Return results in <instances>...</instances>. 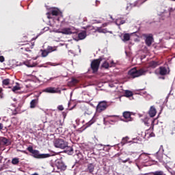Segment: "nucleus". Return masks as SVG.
I'll list each match as a JSON object with an SVG mask.
<instances>
[{
	"mask_svg": "<svg viewBox=\"0 0 175 175\" xmlns=\"http://www.w3.org/2000/svg\"><path fill=\"white\" fill-rule=\"evenodd\" d=\"M36 58H33L30 60H27L25 62V65L27 66L28 68H33L34 66H36L38 65V63H36Z\"/></svg>",
	"mask_w": 175,
	"mask_h": 175,
	"instance_id": "obj_9",
	"label": "nucleus"
},
{
	"mask_svg": "<svg viewBox=\"0 0 175 175\" xmlns=\"http://www.w3.org/2000/svg\"><path fill=\"white\" fill-rule=\"evenodd\" d=\"M48 18H51V15H48Z\"/></svg>",
	"mask_w": 175,
	"mask_h": 175,
	"instance_id": "obj_47",
	"label": "nucleus"
},
{
	"mask_svg": "<svg viewBox=\"0 0 175 175\" xmlns=\"http://www.w3.org/2000/svg\"><path fill=\"white\" fill-rule=\"evenodd\" d=\"M146 1L147 0H138L137 1L135 4H134V6H140V5H142V3H144V2H146Z\"/></svg>",
	"mask_w": 175,
	"mask_h": 175,
	"instance_id": "obj_30",
	"label": "nucleus"
},
{
	"mask_svg": "<svg viewBox=\"0 0 175 175\" xmlns=\"http://www.w3.org/2000/svg\"><path fill=\"white\" fill-rule=\"evenodd\" d=\"M27 150H28V151L29 152H31V154L33 152V151L35 150H33V148H32V146H29V147H28L27 148Z\"/></svg>",
	"mask_w": 175,
	"mask_h": 175,
	"instance_id": "obj_37",
	"label": "nucleus"
},
{
	"mask_svg": "<svg viewBox=\"0 0 175 175\" xmlns=\"http://www.w3.org/2000/svg\"><path fill=\"white\" fill-rule=\"evenodd\" d=\"M99 65H100V60L96 59L92 62L91 68L93 70V73H96L98 72V69H99Z\"/></svg>",
	"mask_w": 175,
	"mask_h": 175,
	"instance_id": "obj_7",
	"label": "nucleus"
},
{
	"mask_svg": "<svg viewBox=\"0 0 175 175\" xmlns=\"http://www.w3.org/2000/svg\"><path fill=\"white\" fill-rule=\"evenodd\" d=\"M120 161L122 163H126V162H128V161H129V158H127L126 160H122V159H120Z\"/></svg>",
	"mask_w": 175,
	"mask_h": 175,
	"instance_id": "obj_38",
	"label": "nucleus"
},
{
	"mask_svg": "<svg viewBox=\"0 0 175 175\" xmlns=\"http://www.w3.org/2000/svg\"><path fill=\"white\" fill-rule=\"evenodd\" d=\"M20 162V160L18 158H14L12 159V165H17Z\"/></svg>",
	"mask_w": 175,
	"mask_h": 175,
	"instance_id": "obj_32",
	"label": "nucleus"
},
{
	"mask_svg": "<svg viewBox=\"0 0 175 175\" xmlns=\"http://www.w3.org/2000/svg\"><path fill=\"white\" fill-rule=\"evenodd\" d=\"M163 146H161L159 151L156 153L158 159H161V158H162V157L163 156Z\"/></svg>",
	"mask_w": 175,
	"mask_h": 175,
	"instance_id": "obj_14",
	"label": "nucleus"
},
{
	"mask_svg": "<svg viewBox=\"0 0 175 175\" xmlns=\"http://www.w3.org/2000/svg\"><path fill=\"white\" fill-rule=\"evenodd\" d=\"M129 137H124L122 140V144H126L128 143H135V142L133 141H129Z\"/></svg>",
	"mask_w": 175,
	"mask_h": 175,
	"instance_id": "obj_23",
	"label": "nucleus"
},
{
	"mask_svg": "<svg viewBox=\"0 0 175 175\" xmlns=\"http://www.w3.org/2000/svg\"><path fill=\"white\" fill-rule=\"evenodd\" d=\"M115 64L113 61H111L110 64L107 62H105L102 64V68H105V69H108V68H111V66H114Z\"/></svg>",
	"mask_w": 175,
	"mask_h": 175,
	"instance_id": "obj_13",
	"label": "nucleus"
},
{
	"mask_svg": "<svg viewBox=\"0 0 175 175\" xmlns=\"http://www.w3.org/2000/svg\"><path fill=\"white\" fill-rule=\"evenodd\" d=\"M38 103V99H33L30 102V107L31 109H35L36 107V105Z\"/></svg>",
	"mask_w": 175,
	"mask_h": 175,
	"instance_id": "obj_20",
	"label": "nucleus"
},
{
	"mask_svg": "<svg viewBox=\"0 0 175 175\" xmlns=\"http://www.w3.org/2000/svg\"><path fill=\"white\" fill-rule=\"evenodd\" d=\"M111 18H113V16H110Z\"/></svg>",
	"mask_w": 175,
	"mask_h": 175,
	"instance_id": "obj_50",
	"label": "nucleus"
},
{
	"mask_svg": "<svg viewBox=\"0 0 175 175\" xmlns=\"http://www.w3.org/2000/svg\"><path fill=\"white\" fill-rule=\"evenodd\" d=\"M153 175H163V172L162 171H156L152 173Z\"/></svg>",
	"mask_w": 175,
	"mask_h": 175,
	"instance_id": "obj_36",
	"label": "nucleus"
},
{
	"mask_svg": "<svg viewBox=\"0 0 175 175\" xmlns=\"http://www.w3.org/2000/svg\"><path fill=\"white\" fill-rule=\"evenodd\" d=\"M96 32H98L99 33H107L109 31H107V29L99 27L96 29Z\"/></svg>",
	"mask_w": 175,
	"mask_h": 175,
	"instance_id": "obj_17",
	"label": "nucleus"
},
{
	"mask_svg": "<svg viewBox=\"0 0 175 175\" xmlns=\"http://www.w3.org/2000/svg\"><path fill=\"white\" fill-rule=\"evenodd\" d=\"M148 161H152L151 157L148 155L147 153H142L139 155V157L135 159V165L137 166L139 169H140V167L139 165L142 163H146V162H148Z\"/></svg>",
	"mask_w": 175,
	"mask_h": 175,
	"instance_id": "obj_2",
	"label": "nucleus"
},
{
	"mask_svg": "<svg viewBox=\"0 0 175 175\" xmlns=\"http://www.w3.org/2000/svg\"><path fill=\"white\" fill-rule=\"evenodd\" d=\"M42 92H47L48 94H57L59 92V90L57 88L49 87L44 89Z\"/></svg>",
	"mask_w": 175,
	"mask_h": 175,
	"instance_id": "obj_10",
	"label": "nucleus"
},
{
	"mask_svg": "<svg viewBox=\"0 0 175 175\" xmlns=\"http://www.w3.org/2000/svg\"><path fill=\"white\" fill-rule=\"evenodd\" d=\"M124 96H126V98H130V96H133V93L132 92V91L126 90Z\"/></svg>",
	"mask_w": 175,
	"mask_h": 175,
	"instance_id": "obj_29",
	"label": "nucleus"
},
{
	"mask_svg": "<svg viewBox=\"0 0 175 175\" xmlns=\"http://www.w3.org/2000/svg\"><path fill=\"white\" fill-rule=\"evenodd\" d=\"M123 117L126 119V121L128 122L129 121H132V118H131V112L125 111L123 113Z\"/></svg>",
	"mask_w": 175,
	"mask_h": 175,
	"instance_id": "obj_16",
	"label": "nucleus"
},
{
	"mask_svg": "<svg viewBox=\"0 0 175 175\" xmlns=\"http://www.w3.org/2000/svg\"><path fill=\"white\" fill-rule=\"evenodd\" d=\"M148 72V68H142L137 70L136 68H134L129 71V75L130 77L135 79V77H139L146 75Z\"/></svg>",
	"mask_w": 175,
	"mask_h": 175,
	"instance_id": "obj_1",
	"label": "nucleus"
},
{
	"mask_svg": "<svg viewBox=\"0 0 175 175\" xmlns=\"http://www.w3.org/2000/svg\"><path fill=\"white\" fill-rule=\"evenodd\" d=\"M59 33H63L64 35H72V33H76V29L74 27H65L62 30H57Z\"/></svg>",
	"mask_w": 175,
	"mask_h": 175,
	"instance_id": "obj_4",
	"label": "nucleus"
},
{
	"mask_svg": "<svg viewBox=\"0 0 175 175\" xmlns=\"http://www.w3.org/2000/svg\"><path fill=\"white\" fill-rule=\"evenodd\" d=\"M147 124H148V123H147V122H145V125H147Z\"/></svg>",
	"mask_w": 175,
	"mask_h": 175,
	"instance_id": "obj_49",
	"label": "nucleus"
},
{
	"mask_svg": "<svg viewBox=\"0 0 175 175\" xmlns=\"http://www.w3.org/2000/svg\"><path fill=\"white\" fill-rule=\"evenodd\" d=\"M49 54H50L49 53V51H47V49L45 50H41V55L42 57H47V55H49Z\"/></svg>",
	"mask_w": 175,
	"mask_h": 175,
	"instance_id": "obj_28",
	"label": "nucleus"
},
{
	"mask_svg": "<svg viewBox=\"0 0 175 175\" xmlns=\"http://www.w3.org/2000/svg\"><path fill=\"white\" fill-rule=\"evenodd\" d=\"M94 122H95V119L92 118L90 121H89L86 125L87 126H91V125H92V124H94Z\"/></svg>",
	"mask_w": 175,
	"mask_h": 175,
	"instance_id": "obj_34",
	"label": "nucleus"
},
{
	"mask_svg": "<svg viewBox=\"0 0 175 175\" xmlns=\"http://www.w3.org/2000/svg\"><path fill=\"white\" fill-rule=\"evenodd\" d=\"M131 39V35L129 33H124L122 36V40L123 42H128Z\"/></svg>",
	"mask_w": 175,
	"mask_h": 175,
	"instance_id": "obj_19",
	"label": "nucleus"
},
{
	"mask_svg": "<svg viewBox=\"0 0 175 175\" xmlns=\"http://www.w3.org/2000/svg\"><path fill=\"white\" fill-rule=\"evenodd\" d=\"M0 144L1 146H10L12 142L6 137H0Z\"/></svg>",
	"mask_w": 175,
	"mask_h": 175,
	"instance_id": "obj_12",
	"label": "nucleus"
},
{
	"mask_svg": "<svg viewBox=\"0 0 175 175\" xmlns=\"http://www.w3.org/2000/svg\"><path fill=\"white\" fill-rule=\"evenodd\" d=\"M158 66V63L157 62H150L148 64V68H151L152 69H155Z\"/></svg>",
	"mask_w": 175,
	"mask_h": 175,
	"instance_id": "obj_21",
	"label": "nucleus"
},
{
	"mask_svg": "<svg viewBox=\"0 0 175 175\" xmlns=\"http://www.w3.org/2000/svg\"><path fill=\"white\" fill-rule=\"evenodd\" d=\"M57 21H59V18H57Z\"/></svg>",
	"mask_w": 175,
	"mask_h": 175,
	"instance_id": "obj_48",
	"label": "nucleus"
},
{
	"mask_svg": "<svg viewBox=\"0 0 175 175\" xmlns=\"http://www.w3.org/2000/svg\"><path fill=\"white\" fill-rule=\"evenodd\" d=\"M94 170H95V165L92 163L88 164L86 172H88V173H94Z\"/></svg>",
	"mask_w": 175,
	"mask_h": 175,
	"instance_id": "obj_18",
	"label": "nucleus"
},
{
	"mask_svg": "<svg viewBox=\"0 0 175 175\" xmlns=\"http://www.w3.org/2000/svg\"><path fill=\"white\" fill-rule=\"evenodd\" d=\"M169 12H170V13H172V12H173V8H170Z\"/></svg>",
	"mask_w": 175,
	"mask_h": 175,
	"instance_id": "obj_43",
	"label": "nucleus"
},
{
	"mask_svg": "<svg viewBox=\"0 0 175 175\" xmlns=\"http://www.w3.org/2000/svg\"><path fill=\"white\" fill-rule=\"evenodd\" d=\"M57 109H58V110H59L60 111H62V110H64V106H62V105H59V106L57 107Z\"/></svg>",
	"mask_w": 175,
	"mask_h": 175,
	"instance_id": "obj_39",
	"label": "nucleus"
},
{
	"mask_svg": "<svg viewBox=\"0 0 175 175\" xmlns=\"http://www.w3.org/2000/svg\"><path fill=\"white\" fill-rule=\"evenodd\" d=\"M109 105L106 101H100L96 107V111L98 113H101V111H105L107 109Z\"/></svg>",
	"mask_w": 175,
	"mask_h": 175,
	"instance_id": "obj_6",
	"label": "nucleus"
},
{
	"mask_svg": "<svg viewBox=\"0 0 175 175\" xmlns=\"http://www.w3.org/2000/svg\"><path fill=\"white\" fill-rule=\"evenodd\" d=\"M33 157L34 158H38V159H43L44 158H49V157H51V154H40L38 150H34L33 151Z\"/></svg>",
	"mask_w": 175,
	"mask_h": 175,
	"instance_id": "obj_5",
	"label": "nucleus"
},
{
	"mask_svg": "<svg viewBox=\"0 0 175 175\" xmlns=\"http://www.w3.org/2000/svg\"><path fill=\"white\" fill-rule=\"evenodd\" d=\"M5 57L3 56H0V62H4Z\"/></svg>",
	"mask_w": 175,
	"mask_h": 175,
	"instance_id": "obj_40",
	"label": "nucleus"
},
{
	"mask_svg": "<svg viewBox=\"0 0 175 175\" xmlns=\"http://www.w3.org/2000/svg\"><path fill=\"white\" fill-rule=\"evenodd\" d=\"M87 36V33L85 31H82L78 34V37L81 40H83V39H85Z\"/></svg>",
	"mask_w": 175,
	"mask_h": 175,
	"instance_id": "obj_22",
	"label": "nucleus"
},
{
	"mask_svg": "<svg viewBox=\"0 0 175 175\" xmlns=\"http://www.w3.org/2000/svg\"><path fill=\"white\" fill-rule=\"evenodd\" d=\"M2 83H3V85H9V84H10V79H5L3 80Z\"/></svg>",
	"mask_w": 175,
	"mask_h": 175,
	"instance_id": "obj_31",
	"label": "nucleus"
},
{
	"mask_svg": "<svg viewBox=\"0 0 175 175\" xmlns=\"http://www.w3.org/2000/svg\"><path fill=\"white\" fill-rule=\"evenodd\" d=\"M1 91L0 90V94H1Z\"/></svg>",
	"mask_w": 175,
	"mask_h": 175,
	"instance_id": "obj_51",
	"label": "nucleus"
},
{
	"mask_svg": "<svg viewBox=\"0 0 175 175\" xmlns=\"http://www.w3.org/2000/svg\"><path fill=\"white\" fill-rule=\"evenodd\" d=\"M22 152H24L25 154H27V151L25 150L22 151Z\"/></svg>",
	"mask_w": 175,
	"mask_h": 175,
	"instance_id": "obj_46",
	"label": "nucleus"
},
{
	"mask_svg": "<svg viewBox=\"0 0 175 175\" xmlns=\"http://www.w3.org/2000/svg\"><path fill=\"white\" fill-rule=\"evenodd\" d=\"M61 12L58 8H53L51 11L52 16H58Z\"/></svg>",
	"mask_w": 175,
	"mask_h": 175,
	"instance_id": "obj_24",
	"label": "nucleus"
},
{
	"mask_svg": "<svg viewBox=\"0 0 175 175\" xmlns=\"http://www.w3.org/2000/svg\"><path fill=\"white\" fill-rule=\"evenodd\" d=\"M54 146L56 148H62L64 150V148L68 147V142L63 139L59 138L54 141Z\"/></svg>",
	"mask_w": 175,
	"mask_h": 175,
	"instance_id": "obj_3",
	"label": "nucleus"
},
{
	"mask_svg": "<svg viewBox=\"0 0 175 175\" xmlns=\"http://www.w3.org/2000/svg\"><path fill=\"white\" fill-rule=\"evenodd\" d=\"M20 90H21V88L20 87V84H18V83H16V85L12 88V92L15 93L17 92V91H20Z\"/></svg>",
	"mask_w": 175,
	"mask_h": 175,
	"instance_id": "obj_25",
	"label": "nucleus"
},
{
	"mask_svg": "<svg viewBox=\"0 0 175 175\" xmlns=\"http://www.w3.org/2000/svg\"><path fill=\"white\" fill-rule=\"evenodd\" d=\"M128 162H129V163H130V164H131V163H132V162H133V161H131V159H129V161H128Z\"/></svg>",
	"mask_w": 175,
	"mask_h": 175,
	"instance_id": "obj_45",
	"label": "nucleus"
},
{
	"mask_svg": "<svg viewBox=\"0 0 175 175\" xmlns=\"http://www.w3.org/2000/svg\"><path fill=\"white\" fill-rule=\"evenodd\" d=\"M103 27H107V23L103 24Z\"/></svg>",
	"mask_w": 175,
	"mask_h": 175,
	"instance_id": "obj_44",
	"label": "nucleus"
},
{
	"mask_svg": "<svg viewBox=\"0 0 175 175\" xmlns=\"http://www.w3.org/2000/svg\"><path fill=\"white\" fill-rule=\"evenodd\" d=\"M46 50L49 53H53V51H57V46H48Z\"/></svg>",
	"mask_w": 175,
	"mask_h": 175,
	"instance_id": "obj_27",
	"label": "nucleus"
},
{
	"mask_svg": "<svg viewBox=\"0 0 175 175\" xmlns=\"http://www.w3.org/2000/svg\"><path fill=\"white\" fill-rule=\"evenodd\" d=\"M72 83H74V84H76V83H79V81H77V79H72Z\"/></svg>",
	"mask_w": 175,
	"mask_h": 175,
	"instance_id": "obj_42",
	"label": "nucleus"
},
{
	"mask_svg": "<svg viewBox=\"0 0 175 175\" xmlns=\"http://www.w3.org/2000/svg\"><path fill=\"white\" fill-rule=\"evenodd\" d=\"M116 25H122V24H125V21H124L121 18H118L116 21Z\"/></svg>",
	"mask_w": 175,
	"mask_h": 175,
	"instance_id": "obj_26",
	"label": "nucleus"
},
{
	"mask_svg": "<svg viewBox=\"0 0 175 175\" xmlns=\"http://www.w3.org/2000/svg\"><path fill=\"white\" fill-rule=\"evenodd\" d=\"M159 75H161V76H165L166 75H169L170 70L168 67L167 68L160 67L159 68Z\"/></svg>",
	"mask_w": 175,
	"mask_h": 175,
	"instance_id": "obj_11",
	"label": "nucleus"
},
{
	"mask_svg": "<svg viewBox=\"0 0 175 175\" xmlns=\"http://www.w3.org/2000/svg\"><path fill=\"white\" fill-rule=\"evenodd\" d=\"M157 114V109L154 106L150 107V109L149 110V116L150 117H155Z\"/></svg>",
	"mask_w": 175,
	"mask_h": 175,
	"instance_id": "obj_15",
	"label": "nucleus"
},
{
	"mask_svg": "<svg viewBox=\"0 0 175 175\" xmlns=\"http://www.w3.org/2000/svg\"><path fill=\"white\" fill-rule=\"evenodd\" d=\"M144 36L145 37V42L146 44L148 46V47H150V46H151V44H152V42L154 41V38H152V34H144Z\"/></svg>",
	"mask_w": 175,
	"mask_h": 175,
	"instance_id": "obj_8",
	"label": "nucleus"
},
{
	"mask_svg": "<svg viewBox=\"0 0 175 175\" xmlns=\"http://www.w3.org/2000/svg\"><path fill=\"white\" fill-rule=\"evenodd\" d=\"M140 154H139V153H137V152H133L132 154H131V157H133V158H134V159H136V158H139V156Z\"/></svg>",
	"mask_w": 175,
	"mask_h": 175,
	"instance_id": "obj_35",
	"label": "nucleus"
},
{
	"mask_svg": "<svg viewBox=\"0 0 175 175\" xmlns=\"http://www.w3.org/2000/svg\"><path fill=\"white\" fill-rule=\"evenodd\" d=\"M2 129H3V124L0 123V131H2Z\"/></svg>",
	"mask_w": 175,
	"mask_h": 175,
	"instance_id": "obj_41",
	"label": "nucleus"
},
{
	"mask_svg": "<svg viewBox=\"0 0 175 175\" xmlns=\"http://www.w3.org/2000/svg\"><path fill=\"white\" fill-rule=\"evenodd\" d=\"M66 152L69 155H72V154H73V148H72L71 147H68V150H66Z\"/></svg>",
	"mask_w": 175,
	"mask_h": 175,
	"instance_id": "obj_33",
	"label": "nucleus"
}]
</instances>
